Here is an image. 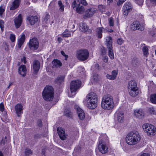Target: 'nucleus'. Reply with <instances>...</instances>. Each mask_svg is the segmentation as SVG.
Masks as SVG:
<instances>
[{
	"label": "nucleus",
	"instance_id": "obj_4",
	"mask_svg": "<svg viewBox=\"0 0 156 156\" xmlns=\"http://www.w3.org/2000/svg\"><path fill=\"white\" fill-rule=\"evenodd\" d=\"M43 98L46 101H52L54 96V90L51 86L46 87L42 93Z\"/></svg>",
	"mask_w": 156,
	"mask_h": 156
},
{
	"label": "nucleus",
	"instance_id": "obj_17",
	"mask_svg": "<svg viewBox=\"0 0 156 156\" xmlns=\"http://www.w3.org/2000/svg\"><path fill=\"white\" fill-rule=\"evenodd\" d=\"M15 109L17 116H20L23 113L22 105L21 104H17L15 106Z\"/></svg>",
	"mask_w": 156,
	"mask_h": 156
},
{
	"label": "nucleus",
	"instance_id": "obj_36",
	"mask_svg": "<svg viewBox=\"0 0 156 156\" xmlns=\"http://www.w3.org/2000/svg\"><path fill=\"white\" fill-rule=\"evenodd\" d=\"M98 8L99 11L101 12H103L105 11V5H98Z\"/></svg>",
	"mask_w": 156,
	"mask_h": 156
},
{
	"label": "nucleus",
	"instance_id": "obj_53",
	"mask_svg": "<svg viewBox=\"0 0 156 156\" xmlns=\"http://www.w3.org/2000/svg\"><path fill=\"white\" fill-rule=\"evenodd\" d=\"M117 44L119 45H121L123 43L124 41L122 38H119L117 40Z\"/></svg>",
	"mask_w": 156,
	"mask_h": 156
},
{
	"label": "nucleus",
	"instance_id": "obj_12",
	"mask_svg": "<svg viewBox=\"0 0 156 156\" xmlns=\"http://www.w3.org/2000/svg\"><path fill=\"white\" fill-rule=\"evenodd\" d=\"M130 28L133 30H138L142 31L144 29V27L142 24L139 23L138 21L134 22L130 26Z\"/></svg>",
	"mask_w": 156,
	"mask_h": 156
},
{
	"label": "nucleus",
	"instance_id": "obj_42",
	"mask_svg": "<svg viewBox=\"0 0 156 156\" xmlns=\"http://www.w3.org/2000/svg\"><path fill=\"white\" fill-rule=\"evenodd\" d=\"M78 115L80 119L81 120H83L85 118V115L84 113H79V115Z\"/></svg>",
	"mask_w": 156,
	"mask_h": 156
},
{
	"label": "nucleus",
	"instance_id": "obj_24",
	"mask_svg": "<svg viewBox=\"0 0 156 156\" xmlns=\"http://www.w3.org/2000/svg\"><path fill=\"white\" fill-rule=\"evenodd\" d=\"M27 19L29 21L31 25H34L38 21V18L36 16H29L27 18Z\"/></svg>",
	"mask_w": 156,
	"mask_h": 156
},
{
	"label": "nucleus",
	"instance_id": "obj_16",
	"mask_svg": "<svg viewBox=\"0 0 156 156\" xmlns=\"http://www.w3.org/2000/svg\"><path fill=\"white\" fill-rule=\"evenodd\" d=\"M96 10L93 8L89 9L86 10L84 16L86 17H90L96 12Z\"/></svg>",
	"mask_w": 156,
	"mask_h": 156
},
{
	"label": "nucleus",
	"instance_id": "obj_38",
	"mask_svg": "<svg viewBox=\"0 0 156 156\" xmlns=\"http://www.w3.org/2000/svg\"><path fill=\"white\" fill-rule=\"evenodd\" d=\"M58 4L59 7V10L61 11H63L64 10V6L62 4V1L59 0L58 2Z\"/></svg>",
	"mask_w": 156,
	"mask_h": 156
},
{
	"label": "nucleus",
	"instance_id": "obj_23",
	"mask_svg": "<svg viewBox=\"0 0 156 156\" xmlns=\"http://www.w3.org/2000/svg\"><path fill=\"white\" fill-rule=\"evenodd\" d=\"M52 63L53 65L52 67L53 68L60 67L62 65L61 62L57 59H54L52 61Z\"/></svg>",
	"mask_w": 156,
	"mask_h": 156
},
{
	"label": "nucleus",
	"instance_id": "obj_41",
	"mask_svg": "<svg viewBox=\"0 0 156 156\" xmlns=\"http://www.w3.org/2000/svg\"><path fill=\"white\" fill-rule=\"evenodd\" d=\"M71 36L70 32L67 33H63L62 34V36L63 37H71Z\"/></svg>",
	"mask_w": 156,
	"mask_h": 156
},
{
	"label": "nucleus",
	"instance_id": "obj_21",
	"mask_svg": "<svg viewBox=\"0 0 156 156\" xmlns=\"http://www.w3.org/2000/svg\"><path fill=\"white\" fill-rule=\"evenodd\" d=\"M20 2V0H14L10 7V10H14L18 8Z\"/></svg>",
	"mask_w": 156,
	"mask_h": 156
},
{
	"label": "nucleus",
	"instance_id": "obj_34",
	"mask_svg": "<svg viewBox=\"0 0 156 156\" xmlns=\"http://www.w3.org/2000/svg\"><path fill=\"white\" fill-rule=\"evenodd\" d=\"M148 49L146 46L143 47L142 48V51L143 52L144 55L146 56H147L148 54Z\"/></svg>",
	"mask_w": 156,
	"mask_h": 156
},
{
	"label": "nucleus",
	"instance_id": "obj_43",
	"mask_svg": "<svg viewBox=\"0 0 156 156\" xmlns=\"http://www.w3.org/2000/svg\"><path fill=\"white\" fill-rule=\"evenodd\" d=\"M102 55H105L107 52L106 49L104 47H102L100 50Z\"/></svg>",
	"mask_w": 156,
	"mask_h": 156
},
{
	"label": "nucleus",
	"instance_id": "obj_35",
	"mask_svg": "<svg viewBox=\"0 0 156 156\" xmlns=\"http://www.w3.org/2000/svg\"><path fill=\"white\" fill-rule=\"evenodd\" d=\"M64 114L67 117H72V112L68 109H66L64 112Z\"/></svg>",
	"mask_w": 156,
	"mask_h": 156
},
{
	"label": "nucleus",
	"instance_id": "obj_31",
	"mask_svg": "<svg viewBox=\"0 0 156 156\" xmlns=\"http://www.w3.org/2000/svg\"><path fill=\"white\" fill-rule=\"evenodd\" d=\"M33 154V151L29 148H27L25 149V154L26 156H28L30 155H32Z\"/></svg>",
	"mask_w": 156,
	"mask_h": 156
},
{
	"label": "nucleus",
	"instance_id": "obj_64",
	"mask_svg": "<svg viewBox=\"0 0 156 156\" xmlns=\"http://www.w3.org/2000/svg\"><path fill=\"white\" fill-rule=\"evenodd\" d=\"M62 40V39L60 37H58V41L59 43H60Z\"/></svg>",
	"mask_w": 156,
	"mask_h": 156
},
{
	"label": "nucleus",
	"instance_id": "obj_27",
	"mask_svg": "<svg viewBox=\"0 0 156 156\" xmlns=\"http://www.w3.org/2000/svg\"><path fill=\"white\" fill-rule=\"evenodd\" d=\"M135 87H137V84L136 82L134 80H131L130 81L128 84V89H131V88H135Z\"/></svg>",
	"mask_w": 156,
	"mask_h": 156
},
{
	"label": "nucleus",
	"instance_id": "obj_44",
	"mask_svg": "<svg viewBox=\"0 0 156 156\" xmlns=\"http://www.w3.org/2000/svg\"><path fill=\"white\" fill-rule=\"evenodd\" d=\"M123 9L122 12H123V15L124 16H127L128 15V13L130 11L127 10L126 8V9Z\"/></svg>",
	"mask_w": 156,
	"mask_h": 156
},
{
	"label": "nucleus",
	"instance_id": "obj_37",
	"mask_svg": "<svg viewBox=\"0 0 156 156\" xmlns=\"http://www.w3.org/2000/svg\"><path fill=\"white\" fill-rule=\"evenodd\" d=\"M58 4L59 7V10L61 11H63L64 10V6L62 4V1L59 0L58 2Z\"/></svg>",
	"mask_w": 156,
	"mask_h": 156
},
{
	"label": "nucleus",
	"instance_id": "obj_58",
	"mask_svg": "<svg viewBox=\"0 0 156 156\" xmlns=\"http://www.w3.org/2000/svg\"><path fill=\"white\" fill-rule=\"evenodd\" d=\"M37 124L39 127H41L42 125L41 121L40 120H38L37 122Z\"/></svg>",
	"mask_w": 156,
	"mask_h": 156
},
{
	"label": "nucleus",
	"instance_id": "obj_63",
	"mask_svg": "<svg viewBox=\"0 0 156 156\" xmlns=\"http://www.w3.org/2000/svg\"><path fill=\"white\" fill-rule=\"evenodd\" d=\"M150 1L152 3L156 5V0H150Z\"/></svg>",
	"mask_w": 156,
	"mask_h": 156
},
{
	"label": "nucleus",
	"instance_id": "obj_49",
	"mask_svg": "<svg viewBox=\"0 0 156 156\" xmlns=\"http://www.w3.org/2000/svg\"><path fill=\"white\" fill-rule=\"evenodd\" d=\"M150 35L152 37H156V29L154 31H151L149 32Z\"/></svg>",
	"mask_w": 156,
	"mask_h": 156
},
{
	"label": "nucleus",
	"instance_id": "obj_40",
	"mask_svg": "<svg viewBox=\"0 0 156 156\" xmlns=\"http://www.w3.org/2000/svg\"><path fill=\"white\" fill-rule=\"evenodd\" d=\"M77 1V3H80V5H86L87 4V3L85 0H76Z\"/></svg>",
	"mask_w": 156,
	"mask_h": 156
},
{
	"label": "nucleus",
	"instance_id": "obj_6",
	"mask_svg": "<svg viewBox=\"0 0 156 156\" xmlns=\"http://www.w3.org/2000/svg\"><path fill=\"white\" fill-rule=\"evenodd\" d=\"M81 85V82L79 80L72 81L70 83V89L71 93L73 94L70 96L69 95V97H72L74 95L76 94L75 92L80 88Z\"/></svg>",
	"mask_w": 156,
	"mask_h": 156
},
{
	"label": "nucleus",
	"instance_id": "obj_29",
	"mask_svg": "<svg viewBox=\"0 0 156 156\" xmlns=\"http://www.w3.org/2000/svg\"><path fill=\"white\" fill-rule=\"evenodd\" d=\"M103 28L102 27H100L97 28L96 29V35L99 38H101L102 36V30Z\"/></svg>",
	"mask_w": 156,
	"mask_h": 156
},
{
	"label": "nucleus",
	"instance_id": "obj_55",
	"mask_svg": "<svg viewBox=\"0 0 156 156\" xmlns=\"http://www.w3.org/2000/svg\"><path fill=\"white\" fill-rule=\"evenodd\" d=\"M4 106L3 103H1L0 104V111L3 112L4 110Z\"/></svg>",
	"mask_w": 156,
	"mask_h": 156
},
{
	"label": "nucleus",
	"instance_id": "obj_9",
	"mask_svg": "<svg viewBox=\"0 0 156 156\" xmlns=\"http://www.w3.org/2000/svg\"><path fill=\"white\" fill-rule=\"evenodd\" d=\"M98 148L99 151L103 154H105L108 151V146L104 140L101 139L99 141Z\"/></svg>",
	"mask_w": 156,
	"mask_h": 156
},
{
	"label": "nucleus",
	"instance_id": "obj_5",
	"mask_svg": "<svg viewBox=\"0 0 156 156\" xmlns=\"http://www.w3.org/2000/svg\"><path fill=\"white\" fill-rule=\"evenodd\" d=\"M89 54V52L87 49H81L77 51L76 56L78 60L84 61L88 59Z\"/></svg>",
	"mask_w": 156,
	"mask_h": 156
},
{
	"label": "nucleus",
	"instance_id": "obj_8",
	"mask_svg": "<svg viewBox=\"0 0 156 156\" xmlns=\"http://www.w3.org/2000/svg\"><path fill=\"white\" fill-rule=\"evenodd\" d=\"M142 128L143 130L147 133L148 135H154L156 131V129L154 126L150 125L148 123L144 124L142 126Z\"/></svg>",
	"mask_w": 156,
	"mask_h": 156
},
{
	"label": "nucleus",
	"instance_id": "obj_20",
	"mask_svg": "<svg viewBox=\"0 0 156 156\" xmlns=\"http://www.w3.org/2000/svg\"><path fill=\"white\" fill-rule=\"evenodd\" d=\"M21 36L20 38L18 40L17 47L19 48H21L25 39V36L24 33H22Z\"/></svg>",
	"mask_w": 156,
	"mask_h": 156
},
{
	"label": "nucleus",
	"instance_id": "obj_2",
	"mask_svg": "<svg viewBox=\"0 0 156 156\" xmlns=\"http://www.w3.org/2000/svg\"><path fill=\"white\" fill-rule=\"evenodd\" d=\"M114 102L113 98L109 94L105 95L102 98L101 106L105 109L109 110L113 107Z\"/></svg>",
	"mask_w": 156,
	"mask_h": 156
},
{
	"label": "nucleus",
	"instance_id": "obj_48",
	"mask_svg": "<svg viewBox=\"0 0 156 156\" xmlns=\"http://www.w3.org/2000/svg\"><path fill=\"white\" fill-rule=\"evenodd\" d=\"M10 39L12 42H14L15 40V35L12 34L10 35Z\"/></svg>",
	"mask_w": 156,
	"mask_h": 156
},
{
	"label": "nucleus",
	"instance_id": "obj_25",
	"mask_svg": "<svg viewBox=\"0 0 156 156\" xmlns=\"http://www.w3.org/2000/svg\"><path fill=\"white\" fill-rule=\"evenodd\" d=\"M79 28L81 31L85 32L87 31L89 27L86 24L80 23L79 24Z\"/></svg>",
	"mask_w": 156,
	"mask_h": 156
},
{
	"label": "nucleus",
	"instance_id": "obj_15",
	"mask_svg": "<svg viewBox=\"0 0 156 156\" xmlns=\"http://www.w3.org/2000/svg\"><path fill=\"white\" fill-rule=\"evenodd\" d=\"M58 133L60 138L62 140H66V138L65 134V130L61 127H58L57 129Z\"/></svg>",
	"mask_w": 156,
	"mask_h": 156
},
{
	"label": "nucleus",
	"instance_id": "obj_33",
	"mask_svg": "<svg viewBox=\"0 0 156 156\" xmlns=\"http://www.w3.org/2000/svg\"><path fill=\"white\" fill-rule=\"evenodd\" d=\"M74 108L76 110L77 113L78 115L79 113H84L82 109L80 108L78 106L75 105H74Z\"/></svg>",
	"mask_w": 156,
	"mask_h": 156
},
{
	"label": "nucleus",
	"instance_id": "obj_30",
	"mask_svg": "<svg viewBox=\"0 0 156 156\" xmlns=\"http://www.w3.org/2000/svg\"><path fill=\"white\" fill-rule=\"evenodd\" d=\"M129 11H130L132 8V5L130 2H127L124 5L122 9H126Z\"/></svg>",
	"mask_w": 156,
	"mask_h": 156
},
{
	"label": "nucleus",
	"instance_id": "obj_32",
	"mask_svg": "<svg viewBox=\"0 0 156 156\" xmlns=\"http://www.w3.org/2000/svg\"><path fill=\"white\" fill-rule=\"evenodd\" d=\"M150 101L151 103L156 104V94L151 95L150 96Z\"/></svg>",
	"mask_w": 156,
	"mask_h": 156
},
{
	"label": "nucleus",
	"instance_id": "obj_50",
	"mask_svg": "<svg viewBox=\"0 0 156 156\" xmlns=\"http://www.w3.org/2000/svg\"><path fill=\"white\" fill-rule=\"evenodd\" d=\"M118 74L117 72L115 70H114L112 72V75L115 79L116 78Z\"/></svg>",
	"mask_w": 156,
	"mask_h": 156
},
{
	"label": "nucleus",
	"instance_id": "obj_19",
	"mask_svg": "<svg viewBox=\"0 0 156 156\" xmlns=\"http://www.w3.org/2000/svg\"><path fill=\"white\" fill-rule=\"evenodd\" d=\"M129 94L132 97H135L138 95L139 93L138 87H135L134 89L131 88L128 89Z\"/></svg>",
	"mask_w": 156,
	"mask_h": 156
},
{
	"label": "nucleus",
	"instance_id": "obj_28",
	"mask_svg": "<svg viewBox=\"0 0 156 156\" xmlns=\"http://www.w3.org/2000/svg\"><path fill=\"white\" fill-rule=\"evenodd\" d=\"M118 121L122 122L124 120V114L122 112H119L117 113Z\"/></svg>",
	"mask_w": 156,
	"mask_h": 156
},
{
	"label": "nucleus",
	"instance_id": "obj_61",
	"mask_svg": "<svg viewBox=\"0 0 156 156\" xmlns=\"http://www.w3.org/2000/svg\"><path fill=\"white\" fill-rule=\"evenodd\" d=\"M126 0H119V2L118 3V5H119L122 4Z\"/></svg>",
	"mask_w": 156,
	"mask_h": 156
},
{
	"label": "nucleus",
	"instance_id": "obj_59",
	"mask_svg": "<svg viewBox=\"0 0 156 156\" xmlns=\"http://www.w3.org/2000/svg\"><path fill=\"white\" fill-rule=\"evenodd\" d=\"M5 144V141L4 139H2V141L0 142V147L2 145H4Z\"/></svg>",
	"mask_w": 156,
	"mask_h": 156
},
{
	"label": "nucleus",
	"instance_id": "obj_22",
	"mask_svg": "<svg viewBox=\"0 0 156 156\" xmlns=\"http://www.w3.org/2000/svg\"><path fill=\"white\" fill-rule=\"evenodd\" d=\"M134 112L135 116L138 119H142L144 116V113L141 109H136L134 111Z\"/></svg>",
	"mask_w": 156,
	"mask_h": 156
},
{
	"label": "nucleus",
	"instance_id": "obj_46",
	"mask_svg": "<svg viewBox=\"0 0 156 156\" xmlns=\"http://www.w3.org/2000/svg\"><path fill=\"white\" fill-rule=\"evenodd\" d=\"M109 25L110 26H113L114 25V20L112 17H110L109 19Z\"/></svg>",
	"mask_w": 156,
	"mask_h": 156
},
{
	"label": "nucleus",
	"instance_id": "obj_10",
	"mask_svg": "<svg viewBox=\"0 0 156 156\" xmlns=\"http://www.w3.org/2000/svg\"><path fill=\"white\" fill-rule=\"evenodd\" d=\"M29 48L31 50H36L39 46V42L37 38H33L30 39L28 43Z\"/></svg>",
	"mask_w": 156,
	"mask_h": 156
},
{
	"label": "nucleus",
	"instance_id": "obj_7",
	"mask_svg": "<svg viewBox=\"0 0 156 156\" xmlns=\"http://www.w3.org/2000/svg\"><path fill=\"white\" fill-rule=\"evenodd\" d=\"M106 44L108 51V55L111 59L114 58V54L112 45V38L110 36L106 37Z\"/></svg>",
	"mask_w": 156,
	"mask_h": 156
},
{
	"label": "nucleus",
	"instance_id": "obj_3",
	"mask_svg": "<svg viewBox=\"0 0 156 156\" xmlns=\"http://www.w3.org/2000/svg\"><path fill=\"white\" fill-rule=\"evenodd\" d=\"M86 100L89 102L87 104V107L90 109H94L97 106L98 99L96 94L94 93H91L88 94L86 98Z\"/></svg>",
	"mask_w": 156,
	"mask_h": 156
},
{
	"label": "nucleus",
	"instance_id": "obj_52",
	"mask_svg": "<svg viewBox=\"0 0 156 156\" xmlns=\"http://www.w3.org/2000/svg\"><path fill=\"white\" fill-rule=\"evenodd\" d=\"M106 77L108 79H109V80H114L115 79V77H114L112 75H110L108 74L106 75Z\"/></svg>",
	"mask_w": 156,
	"mask_h": 156
},
{
	"label": "nucleus",
	"instance_id": "obj_1",
	"mask_svg": "<svg viewBox=\"0 0 156 156\" xmlns=\"http://www.w3.org/2000/svg\"><path fill=\"white\" fill-rule=\"evenodd\" d=\"M141 137L137 131H134L129 133L126 136V143L130 145H134L138 143Z\"/></svg>",
	"mask_w": 156,
	"mask_h": 156
},
{
	"label": "nucleus",
	"instance_id": "obj_51",
	"mask_svg": "<svg viewBox=\"0 0 156 156\" xmlns=\"http://www.w3.org/2000/svg\"><path fill=\"white\" fill-rule=\"evenodd\" d=\"M49 17H50L48 13L46 14L45 16L44 19V21H45V22L46 23H47L48 19L49 18Z\"/></svg>",
	"mask_w": 156,
	"mask_h": 156
},
{
	"label": "nucleus",
	"instance_id": "obj_60",
	"mask_svg": "<svg viewBox=\"0 0 156 156\" xmlns=\"http://www.w3.org/2000/svg\"><path fill=\"white\" fill-rule=\"evenodd\" d=\"M108 57L107 56H105L103 58V60L105 62H107L108 61Z\"/></svg>",
	"mask_w": 156,
	"mask_h": 156
},
{
	"label": "nucleus",
	"instance_id": "obj_13",
	"mask_svg": "<svg viewBox=\"0 0 156 156\" xmlns=\"http://www.w3.org/2000/svg\"><path fill=\"white\" fill-rule=\"evenodd\" d=\"M40 64L39 61L37 60H34L33 62L32 66L34 74H36L37 73L40 69Z\"/></svg>",
	"mask_w": 156,
	"mask_h": 156
},
{
	"label": "nucleus",
	"instance_id": "obj_14",
	"mask_svg": "<svg viewBox=\"0 0 156 156\" xmlns=\"http://www.w3.org/2000/svg\"><path fill=\"white\" fill-rule=\"evenodd\" d=\"M14 24L16 28H18L21 26L22 22V18L21 14H19L18 16L14 20Z\"/></svg>",
	"mask_w": 156,
	"mask_h": 156
},
{
	"label": "nucleus",
	"instance_id": "obj_57",
	"mask_svg": "<svg viewBox=\"0 0 156 156\" xmlns=\"http://www.w3.org/2000/svg\"><path fill=\"white\" fill-rule=\"evenodd\" d=\"M5 9L1 6L0 7V16H2L5 11Z\"/></svg>",
	"mask_w": 156,
	"mask_h": 156
},
{
	"label": "nucleus",
	"instance_id": "obj_11",
	"mask_svg": "<svg viewBox=\"0 0 156 156\" xmlns=\"http://www.w3.org/2000/svg\"><path fill=\"white\" fill-rule=\"evenodd\" d=\"M72 6L74 9L76 10L77 13L81 14L83 12L84 10V7L80 5V3H77L76 0H74L72 4Z\"/></svg>",
	"mask_w": 156,
	"mask_h": 156
},
{
	"label": "nucleus",
	"instance_id": "obj_18",
	"mask_svg": "<svg viewBox=\"0 0 156 156\" xmlns=\"http://www.w3.org/2000/svg\"><path fill=\"white\" fill-rule=\"evenodd\" d=\"M26 71L27 69L26 67L24 65H21L19 68L18 71V73L23 77H24L26 76Z\"/></svg>",
	"mask_w": 156,
	"mask_h": 156
},
{
	"label": "nucleus",
	"instance_id": "obj_47",
	"mask_svg": "<svg viewBox=\"0 0 156 156\" xmlns=\"http://www.w3.org/2000/svg\"><path fill=\"white\" fill-rule=\"evenodd\" d=\"M0 27L2 31L4 28V21L1 20H0Z\"/></svg>",
	"mask_w": 156,
	"mask_h": 156
},
{
	"label": "nucleus",
	"instance_id": "obj_62",
	"mask_svg": "<svg viewBox=\"0 0 156 156\" xmlns=\"http://www.w3.org/2000/svg\"><path fill=\"white\" fill-rule=\"evenodd\" d=\"M140 156H150V154L147 153H143L141 154Z\"/></svg>",
	"mask_w": 156,
	"mask_h": 156
},
{
	"label": "nucleus",
	"instance_id": "obj_45",
	"mask_svg": "<svg viewBox=\"0 0 156 156\" xmlns=\"http://www.w3.org/2000/svg\"><path fill=\"white\" fill-rule=\"evenodd\" d=\"M150 112L153 114H156V111L155 108L153 107H151L149 108Z\"/></svg>",
	"mask_w": 156,
	"mask_h": 156
},
{
	"label": "nucleus",
	"instance_id": "obj_39",
	"mask_svg": "<svg viewBox=\"0 0 156 156\" xmlns=\"http://www.w3.org/2000/svg\"><path fill=\"white\" fill-rule=\"evenodd\" d=\"M138 63V60L136 58H133L132 60L131 63L133 66H135Z\"/></svg>",
	"mask_w": 156,
	"mask_h": 156
},
{
	"label": "nucleus",
	"instance_id": "obj_26",
	"mask_svg": "<svg viewBox=\"0 0 156 156\" xmlns=\"http://www.w3.org/2000/svg\"><path fill=\"white\" fill-rule=\"evenodd\" d=\"M64 76H58L55 80L54 82L55 83L60 84L62 83L64 81Z\"/></svg>",
	"mask_w": 156,
	"mask_h": 156
},
{
	"label": "nucleus",
	"instance_id": "obj_56",
	"mask_svg": "<svg viewBox=\"0 0 156 156\" xmlns=\"http://www.w3.org/2000/svg\"><path fill=\"white\" fill-rule=\"evenodd\" d=\"M61 53L62 55L65 57V60H67L68 58V55H66L64 52L63 51H62Z\"/></svg>",
	"mask_w": 156,
	"mask_h": 156
},
{
	"label": "nucleus",
	"instance_id": "obj_54",
	"mask_svg": "<svg viewBox=\"0 0 156 156\" xmlns=\"http://www.w3.org/2000/svg\"><path fill=\"white\" fill-rule=\"evenodd\" d=\"M42 136V135L38 134H35L34 136V138L35 139H40L41 138Z\"/></svg>",
	"mask_w": 156,
	"mask_h": 156
}]
</instances>
